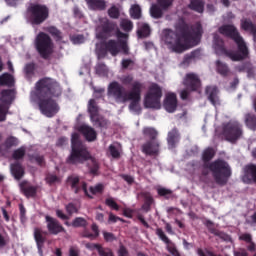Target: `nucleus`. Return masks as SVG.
<instances>
[{
	"label": "nucleus",
	"mask_w": 256,
	"mask_h": 256,
	"mask_svg": "<svg viewBox=\"0 0 256 256\" xmlns=\"http://www.w3.org/2000/svg\"><path fill=\"white\" fill-rule=\"evenodd\" d=\"M119 256H129V253H127V249L125 247L121 246L118 250Z\"/></svg>",
	"instance_id": "62"
},
{
	"label": "nucleus",
	"mask_w": 256,
	"mask_h": 256,
	"mask_svg": "<svg viewBox=\"0 0 256 256\" xmlns=\"http://www.w3.org/2000/svg\"><path fill=\"white\" fill-rule=\"evenodd\" d=\"M106 205L111 209H114V211H119V205H117V202H115V199L113 198H107Z\"/></svg>",
	"instance_id": "42"
},
{
	"label": "nucleus",
	"mask_w": 256,
	"mask_h": 256,
	"mask_svg": "<svg viewBox=\"0 0 256 256\" xmlns=\"http://www.w3.org/2000/svg\"><path fill=\"white\" fill-rule=\"evenodd\" d=\"M72 152L68 157V163L72 165H77L79 163H83V161H88V165L90 167V173L95 175L99 169V163L95 157L89 155L87 148L81 143L79 140V134H72Z\"/></svg>",
	"instance_id": "6"
},
{
	"label": "nucleus",
	"mask_w": 256,
	"mask_h": 256,
	"mask_svg": "<svg viewBox=\"0 0 256 256\" xmlns=\"http://www.w3.org/2000/svg\"><path fill=\"white\" fill-rule=\"evenodd\" d=\"M86 249H91L92 251L96 249L100 256H113V252H111L108 248H103L99 244L87 243Z\"/></svg>",
	"instance_id": "24"
},
{
	"label": "nucleus",
	"mask_w": 256,
	"mask_h": 256,
	"mask_svg": "<svg viewBox=\"0 0 256 256\" xmlns=\"http://www.w3.org/2000/svg\"><path fill=\"white\" fill-rule=\"evenodd\" d=\"M19 145V140L15 137H9L5 141V143L0 147V152L5 153L7 149H11V147H15Z\"/></svg>",
	"instance_id": "28"
},
{
	"label": "nucleus",
	"mask_w": 256,
	"mask_h": 256,
	"mask_svg": "<svg viewBox=\"0 0 256 256\" xmlns=\"http://www.w3.org/2000/svg\"><path fill=\"white\" fill-rule=\"evenodd\" d=\"M103 235H104L105 241H108V242L115 241V236L113 235V233L104 232Z\"/></svg>",
	"instance_id": "52"
},
{
	"label": "nucleus",
	"mask_w": 256,
	"mask_h": 256,
	"mask_svg": "<svg viewBox=\"0 0 256 256\" xmlns=\"http://www.w3.org/2000/svg\"><path fill=\"white\" fill-rule=\"evenodd\" d=\"M66 211H67V213H69V215H73V213H77V211H79V209H77L75 207V205H73V204H68L66 206Z\"/></svg>",
	"instance_id": "51"
},
{
	"label": "nucleus",
	"mask_w": 256,
	"mask_h": 256,
	"mask_svg": "<svg viewBox=\"0 0 256 256\" xmlns=\"http://www.w3.org/2000/svg\"><path fill=\"white\" fill-rule=\"evenodd\" d=\"M15 99V90H3L0 96V121H5L9 106Z\"/></svg>",
	"instance_id": "14"
},
{
	"label": "nucleus",
	"mask_w": 256,
	"mask_h": 256,
	"mask_svg": "<svg viewBox=\"0 0 256 256\" xmlns=\"http://www.w3.org/2000/svg\"><path fill=\"white\" fill-rule=\"evenodd\" d=\"M157 191H158V194H160L161 196H165V195H170L171 194V191L167 190L165 188H158Z\"/></svg>",
	"instance_id": "61"
},
{
	"label": "nucleus",
	"mask_w": 256,
	"mask_h": 256,
	"mask_svg": "<svg viewBox=\"0 0 256 256\" xmlns=\"http://www.w3.org/2000/svg\"><path fill=\"white\" fill-rule=\"evenodd\" d=\"M241 27L242 29H244V31H249L250 33H252L254 41H256V28L251 21L247 19L242 20Z\"/></svg>",
	"instance_id": "29"
},
{
	"label": "nucleus",
	"mask_w": 256,
	"mask_h": 256,
	"mask_svg": "<svg viewBox=\"0 0 256 256\" xmlns=\"http://www.w3.org/2000/svg\"><path fill=\"white\" fill-rule=\"evenodd\" d=\"M15 99V90H3L0 96V121H5L9 106Z\"/></svg>",
	"instance_id": "13"
},
{
	"label": "nucleus",
	"mask_w": 256,
	"mask_h": 256,
	"mask_svg": "<svg viewBox=\"0 0 256 256\" xmlns=\"http://www.w3.org/2000/svg\"><path fill=\"white\" fill-rule=\"evenodd\" d=\"M137 35H138L139 39L149 37V35H151V28H149V25H147L145 23H139Z\"/></svg>",
	"instance_id": "27"
},
{
	"label": "nucleus",
	"mask_w": 256,
	"mask_h": 256,
	"mask_svg": "<svg viewBox=\"0 0 256 256\" xmlns=\"http://www.w3.org/2000/svg\"><path fill=\"white\" fill-rule=\"evenodd\" d=\"M164 109L168 113H174V111L177 109V96L175 93H168L166 95L164 100Z\"/></svg>",
	"instance_id": "21"
},
{
	"label": "nucleus",
	"mask_w": 256,
	"mask_h": 256,
	"mask_svg": "<svg viewBox=\"0 0 256 256\" xmlns=\"http://www.w3.org/2000/svg\"><path fill=\"white\" fill-rule=\"evenodd\" d=\"M210 170L212 171L215 180L220 185L227 183V180L231 177V168L229 164L223 160H218L210 165Z\"/></svg>",
	"instance_id": "9"
},
{
	"label": "nucleus",
	"mask_w": 256,
	"mask_h": 256,
	"mask_svg": "<svg viewBox=\"0 0 256 256\" xmlns=\"http://www.w3.org/2000/svg\"><path fill=\"white\" fill-rule=\"evenodd\" d=\"M46 181L48 183H57V181H59V178H57V176L51 174V175L47 176Z\"/></svg>",
	"instance_id": "57"
},
{
	"label": "nucleus",
	"mask_w": 256,
	"mask_h": 256,
	"mask_svg": "<svg viewBox=\"0 0 256 256\" xmlns=\"http://www.w3.org/2000/svg\"><path fill=\"white\" fill-rule=\"evenodd\" d=\"M13 83H15L13 76L7 73L0 76V85H13Z\"/></svg>",
	"instance_id": "34"
},
{
	"label": "nucleus",
	"mask_w": 256,
	"mask_h": 256,
	"mask_svg": "<svg viewBox=\"0 0 256 256\" xmlns=\"http://www.w3.org/2000/svg\"><path fill=\"white\" fill-rule=\"evenodd\" d=\"M131 65H133V61H131V60H123L122 61V67L124 69H127V67H131Z\"/></svg>",
	"instance_id": "63"
},
{
	"label": "nucleus",
	"mask_w": 256,
	"mask_h": 256,
	"mask_svg": "<svg viewBox=\"0 0 256 256\" xmlns=\"http://www.w3.org/2000/svg\"><path fill=\"white\" fill-rule=\"evenodd\" d=\"M46 222L47 229L52 235H58V233L65 231V229H63V226H61V224H59V222L51 216H46Z\"/></svg>",
	"instance_id": "20"
},
{
	"label": "nucleus",
	"mask_w": 256,
	"mask_h": 256,
	"mask_svg": "<svg viewBox=\"0 0 256 256\" xmlns=\"http://www.w3.org/2000/svg\"><path fill=\"white\" fill-rule=\"evenodd\" d=\"M65 225H67V227H85L87 225V220H85V218L77 217L72 223L66 222Z\"/></svg>",
	"instance_id": "33"
},
{
	"label": "nucleus",
	"mask_w": 256,
	"mask_h": 256,
	"mask_svg": "<svg viewBox=\"0 0 256 256\" xmlns=\"http://www.w3.org/2000/svg\"><path fill=\"white\" fill-rule=\"evenodd\" d=\"M10 171L15 179H21V177H23L24 170L23 167L19 165V163L12 164L10 166Z\"/></svg>",
	"instance_id": "30"
},
{
	"label": "nucleus",
	"mask_w": 256,
	"mask_h": 256,
	"mask_svg": "<svg viewBox=\"0 0 256 256\" xmlns=\"http://www.w3.org/2000/svg\"><path fill=\"white\" fill-rule=\"evenodd\" d=\"M88 111L90 113V119L96 127H105V125H107V121L103 120V118H99V109L97 108L95 100L89 101Z\"/></svg>",
	"instance_id": "17"
},
{
	"label": "nucleus",
	"mask_w": 256,
	"mask_h": 256,
	"mask_svg": "<svg viewBox=\"0 0 256 256\" xmlns=\"http://www.w3.org/2000/svg\"><path fill=\"white\" fill-rule=\"evenodd\" d=\"M59 95L61 86L51 78H44L36 83L35 90L31 93V103H37L45 117H53L59 113V105L51 98Z\"/></svg>",
	"instance_id": "2"
},
{
	"label": "nucleus",
	"mask_w": 256,
	"mask_h": 256,
	"mask_svg": "<svg viewBox=\"0 0 256 256\" xmlns=\"http://www.w3.org/2000/svg\"><path fill=\"white\" fill-rule=\"evenodd\" d=\"M56 215L57 217H59V219H62L63 221H67V219H69V217H67V215H65V213H63V211L61 210H56Z\"/></svg>",
	"instance_id": "59"
},
{
	"label": "nucleus",
	"mask_w": 256,
	"mask_h": 256,
	"mask_svg": "<svg viewBox=\"0 0 256 256\" xmlns=\"http://www.w3.org/2000/svg\"><path fill=\"white\" fill-rule=\"evenodd\" d=\"M109 153L111 157L117 159L121 155V144L113 143L109 146Z\"/></svg>",
	"instance_id": "31"
},
{
	"label": "nucleus",
	"mask_w": 256,
	"mask_h": 256,
	"mask_svg": "<svg viewBox=\"0 0 256 256\" xmlns=\"http://www.w3.org/2000/svg\"><path fill=\"white\" fill-rule=\"evenodd\" d=\"M214 156H215V150H213V148H208L203 153V159L205 161H210V159H213Z\"/></svg>",
	"instance_id": "41"
},
{
	"label": "nucleus",
	"mask_w": 256,
	"mask_h": 256,
	"mask_svg": "<svg viewBox=\"0 0 256 256\" xmlns=\"http://www.w3.org/2000/svg\"><path fill=\"white\" fill-rule=\"evenodd\" d=\"M202 33L201 24H196V27L190 32L185 21L181 19L175 26V32L169 29L163 31L162 41L170 51L183 53V51H187L190 47H195V45L199 44Z\"/></svg>",
	"instance_id": "1"
},
{
	"label": "nucleus",
	"mask_w": 256,
	"mask_h": 256,
	"mask_svg": "<svg viewBox=\"0 0 256 256\" xmlns=\"http://www.w3.org/2000/svg\"><path fill=\"white\" fill-rule=\"evenodd\" d=\"M91 11H103L107 8L105 0H85Z\"/></svg>",
	"instance_id": "22"
},
{
	"label": "nucleus",
	"mask_w": 256,
	"mask_h": 256,
	"mask_svg": "<svg viewBox=\"0 0 256 256\" xmlns=\"http://www.w3.org/2000/svg\"><path fill=\"white\" fill-rule=\"evenodd\" d=\"M34 239L36 241L40 255H43V251L41 249H43V243H45V237L43 236V232L41 231V229L36 228L34 230Z\"/></svg>",
	"instance_id": "26"
},
{
	"label": "nucleus",
	"mask_w": 256,
	"mask_h": 256,
	"mask_svg": "<svg viewBox=\"0 0 256 256\" xmlns=\"http://www.w3.org/2000/svg\"><path fill=\"white\" fill-rule=\"evenodd\" d=\"M161 97H163L161 87L157 84H151L144 99V106L147 109H161Z\"/></svg>",
	"instance_id": "10"
},
{
	"label": "nucleus",
	"mask_w": 256,
	"mask_h": 256,
	"mask_svg": "<svg viewBox=\"0 0 256 256\" xmlns=\"http://www.w3.org/2000/svg\"><path fill=\"white\" fill-rule=\"evenodd\" d=\"M132 81H133V76H124V77H122V83L124 84V85H129V84H131L132 83Z\"/></svg>",
	"instance_id": "56"
},
{
	"label": "nucleus",
	"mask_w": 256,
	"mask_h": 256,
	"mask_svg": "<svg viewBox=\"0 0 256 256\" xmlns=\"http://www.w3.org/2000/svg\"><path fill=\"white\" fill-rule=\"evenodd\" d=\"M71 41L74 45H81V43H85V37L83 35H76L71 38Z\"/></svg>",
	"instance_id": "44"
},
{
	"label": "nucleus",
	"mask_w": 256,
	"mask_h": 256,
	"mask_svg": "<svg viewBox=\"0 0 256 256\" xmlns=\"http://www.w3.org/2000/svg\"><path fill=\"white\" fill-rule=\"evenodd\" d=\"M68 185H70L74 191V193H84L87 197L92 198L91 195H97L101 193L105 189V185L103 184H96L93 187H90L87 190V183L80 182L79 177L71 176L68 178Z\"/></svg>",
	"instance_id": "8"
},
{
	"label": "nucleus",
	"mask_w": 256,
	"mask_h": 256,
	"mask_svg": "<svg viewBox=\"0 0 256 256\" xmlns=\"http://www.w3.org/2000/svg\"><path fill=\"white\" fill-rule=\"evenodd\" d=\"M75 129L82 133V135L85 137L88 141H95L97 139V132L95 129H93L91 126L87 124L77 125L75 126Z\"/></svg>",
	"instance_id": "19"
},
{
	"label": "nucleus",
	"mask_w": 256,
	"mask_h": 256,
	"mask_svg": "<svg viewBox=\"0 0 256 256\" xmlns=\"http://www.w3.org/2000/svg\"><path fill=\"white\" fill-rule=\"evenodd\" d=\"M234 256H247V251L240 250L238 252H234Z\"/></svg>",
	"instance_id": "64"
},
{
	"label": "nucleus",
	"mask_w": 256,
	"mask_h": 256,
	"mask_svg": "<svg viewBox=\"0 0 256 256\" xmlns=\"http://www.w3.org/2000/svg\"><path fill=\"white\" fill-rule=\"evenodd\" d=\"M120 26L124 31H131L133 29V22L128 19H124L121 21Z\"/></svg>",
	"instance_id": "39"
},
{
	"label": "nucleus",
	"mask_w": 256,
	"mask_h": 256,
	"mask_svg": "<svg viewBox=\"0 0 256 256\" xmlns=\"http://www.w3.org/2000/svg\"><path fill=\"white\" fill-rule=\"evenodd\" d=\"M216 67H217V71H218V73H220V75H225L229 71V69L227 68V65L221 63L220 61L216 62Z\"/></svg>",
	"instance_id": "40"
},
{
	"label": "nucleus",
	"mask_w": 256,
	"mask_h": 256,
	"mask_svg": "<svg viewBox=\"0 0 256 256\" xmlns=\"http://www.w3.org/2000/svg\"><path fill=\"white\" fill-rule=\"evenodd\" d=\"M49 18V8L47 6L37 3H32L27 8L26 19L32 25H41Z\"/></svg>",
	"instance_id": "7"
},
{
	"label": "nucleus",
	"mask_w": 256,
	"mask_h": 256,
	"mask_svg": "<svg viewBox=\"0 0 256 256\" xmlns=\"http://www.w3.org/2000/svg\"><path fill=\"white\" fill-rule=\"evenodd\" d=\"M34 45L39 55L44 57V59L53 53V42H51L49 35L43 32L36 36Z\"/></svg>",
	"instance_id": "11"
},
{
	"label": "nucleus",
	"mask_w": 256,
	"mask_h": 256,
	"mask_svg": "<svg viewBox=\"0 0 256 256\" xmlns=\"http://www.w3.org/2000/svg\"><path fill=\"white\" fill-rule=\"evenodd\" d=\"M219 33H221V35H225L226 37H230L231 39H233L235 43L238 45V51L226 52L223 46V40H221V38L217 36H214L213 49L215 50V53L217 55H227V57H229V59H231L232 61H241V59H245L246 57H248L249 49H247V44H245V41L239 35V32H237V29H235L234 26H222L219 28Z\"/></svg>",
	"instance_id": "4"
},
{
	"label": "nucleus",
	"mask_w": 256,
	"mask_h": 256,
	"mask_svg": "<svg viewBox=\"0 0 256 256\" xmlns=\"http://www.w3.org/2000/svg\"><path fill=\"white\" fill-rule=\"evenodd\" d=\"M168 147L169 149H175L177 147V143H179V132L176 129H173L168 133Z\"/></svg>",
	"instance_id": "25"
},
{
	"label": "nucleus",
	"mask_w": 256,
	"mask_h": 256,
	"mask_svg": "<svg viewBox=\"0 0 256 256\" xmlns=\"http://www.w3.org/2000/svg\"><path fill=\"white\" fill-rule=\"evenodd\" d=\"M121 11V8L119 6H112L109 10H108V15L109 17H111L112 19H118L119 18V13Z\"/></svg>",
	"instance_id": "38"
},
{
	"label": "nucleus",
	"mask_w": 256,
	"mask_h": 256,
	"mask_svg": "<svg viewBox=\"0 0 256 256\" xmlns=\"http://www.w3.org/2000/svg\"><path fill=\"white\" fill-rule=\"evenodd\" d=\"M130 15L133 19H141V7L137 4L130 8Z\"/></svg>",
	"instance_id": "36"
},
{
	"label": "nucleus",
	"mask_w": 256,
	"mask_h": 256,
	"mask_svg": "<svg viewBox=\"0 0 256 256\" xmlns=\"http://www.w3.org/2000/svg\"><path fill=\"white\" fill-rule=\"evenodd\" d=\"M109 27H111V24H109L106 18H103L100 20V25L96 28V39L100 41V43L96 44V54L98 55V59H103V57L107 55V52L113 56L117 55L120 50L124 53H129V47L127 46L129 35L121 31L116 33L118 42L110 40L108 43H105L104 40L107 39L111 33Z\"/></svg>",
	"instance_id": "3"
},
{
	"label": "nucleus",
	"mask_w": 256,
	"mask_h": 256,
	"mask_svg": "<svg viewBox=\"0 0 256 256\" xmlns=\"http://www.w3.org/2000/svg\"><path fill=\"white\" fill-rule=\"evenodd\" d=\"M24 155H25V148H19L14 152L13 158L21 159Z\"/></svg>",
	"instance_id": "48"
},
{
	"label": "nucleus",
	"mask_w": 256,
	"mask_h": 256,
	"mask_svg": "<svg viewBox=\"0 0 256 256\" xmlns=\"http://www.w3.org/2000/svg\"><path fill=\"white\" fill-rule=\"evenodd\" d=\"M245 123L248 129L255 130L256 127V119L254 115L247 114L245 117Z\"/></svg>",
	"instance_id": "35"
},
{
	"label": "nucleus",
	"mask_w": 256,
	"mask_h": 256,
	"mask_svg": "<svg viewBox=\"0 0 256 256\" xmlns=\"http://www.w3.org/2000/svg\"><path fill=\"white\" fill-rule=\"evenodd\" d=\"M92 231L94 232V235L86 234L85 237H88L89 239L99 237V227H97L95 224L92 225Z\"/></svg>",
	"instance_id": "49"
},
{
	"label": "nucleus",
	"mask_w": 256,
	"mask_h": 256,
	"mask_svg": "<svg viewBox=\"0 0 256 256\" xmlns=\"http://www.w3.org/2000/svg\"><path fill=\"white\" fill-rule=\"evenodd\" d=\"M240 241H245L246 243H251V236L250 234H241L239 236Z\"/></svg>",
	"instance_id": "54"
},
{
	"label": "nucleus",
	"mask_w": 256,
	"mask_h": 256,
	"mask_svg": "<svg viewBox=\"0 0 256 256\" xmlns=\"http://www.w3.org/2000/svg\"><path fill=\"white\" fill-rule=\"evenodd\" d=\"M156 233H157L158 237L161 239V241L166 243V245H169V243H171V241L169 240V238H167V236L165 235V232H163V230L157 229Z\"/></svg>",
	"instance_id": "43"
},
{
	"label": "nucleus",
	"mask_w": 256,
	"mask_h": 256,
	"mask_svg": "<svg viewBox=\"0 0 256 256\" xmlns=\"http://www.w3.org/2000/svg\"><path fill=\"white\" fill-rule=\"evenodd\" d=\"M183 83L187 90H182L180 92L181 99H187L189 91H197V89H199L201 86L199 77H197L195 74H187Z\"/></svg>",
	"instance_id": "15"
},
{
	"label": "nucleus",
	"mask_w": 256,
	"mask_h": 256,
	"mask_svg": "<svg viewBox=\"0 0 256 256\" xmlns=\"http://www.w3.org/2000/svg\"><path fill=\"white\" fill-rule=\"evenodd\" d=\"M117 221H122V220H121V218H119L113 214L109 215L108 223H117Z\"/></svg>",
	"instance_id": "60"
},
{
	"label": "nucleus",
	"mask_w": 256,
	"mask_h": 256,
	"mask_svg": "<svg viewBox=\"0 0 256 256\" xmlns=\"http://www.w3.org/2000/svg\"><path fill=\"white\" fill-rule=\"evenodd\" d=\"M189 7L193 11H197V13H203L204 3L202 0H190Z\"/></svg>",
	"instance_id": "32"
},
{
	"label": "nucleus",
	"mask_w": 256,
	"mask_h": 256,
	"mask_svg": "<svg viewBox=\"0 0 256 256\" xmlns=\"http://www.w3.org/2000/svg\"><path fill=\"white\" fill-rule=\"evenodd\" d=\"M96 73L98 75H106L107 74V66H105V64H98L96 66Z\"/></svg>",
	"instance_id": "46"
},
{
	"label": "nucleus",
	"mask_w": 256,
	"mask_h": 256,
	"mask_svg": "<svg viewBox=\"0 0 256 256\" xmlns=\"http://www.w3.org/2000/svg\"><path fill=\"white\" fill-rule=\"evenodd\" d=\"M206 93L212 105L217 107V105H219V96H218L219 91L217 90V87L215 86L207 87Z\"/></svg>",
	"instance_id": "23"
},
{
	"label": "nucleus",
	"mask_w": 256,
	"mask_h": 256,
	"mask_svg": "<svg viewBox=\"0 0 256 256\" xmlns=\"http://www.w3.org/2000/svg\"><path fill=\"white\" fill-rule=\"evenodd\" d=\"M243 183H256V165L248 164L244 167V174L242 176Z\"/></svg>",
	"instance_id": "18"
},
{
	"label": "nucleus",
	"mask_w": 256,
	"mask_h": 256,
	"mask_svg": "<svg viewBox=\"0 0 256 256\" xmlns=\"http://www.w3.org/2000/svg\"><path fill=\"white\" fill-rule=\"evenodd\" d=\"M30 159L33 163H37L38 165H43V157L41 156H32Z\"/></svg>",
	"instance_id": "53"
},
{
	"label": "nucleus",
	"mask_w": 256,
	"mask_h": 256,
	"mask_svg": "<svg viewBox=\"0 0 256 256\" xmlns=\"http://www.w3.org/2000/svg\"><path fill=\"white\" fill-rule=\"evenodd\" d=\"M171 3H173V0H158V5H160L162 9H167Z\"/></svg>",
	"instance_id": "50"
},
{
	"label": "nucleus",
	"mask_w": 256,
	"mask_h": 256,
	"mask_svg": "<svg viewBox=\"0 0 256 256\" xmlns=\"http://www.w3.org/2000/svg\"><path fill=\"white\" fill-rule=\"evenodd\" d=\"M144 135L150 137L152 141L143 145V152L146 153V155H157V153H159V141L155 140V137H157V130L154 128H145Z\"/></svg>",
	"instance_id": "12"
},
{
	"label": "nucleus",
	"mask_w": 256,
	"mask_h": 256,
	"mask_svg": "<svg viewBox=\"0 0 256 256\" xmlns=\"http://www.w3.org/2000/svg\"><path fill=\"white\" fill-rule=\"evenodd\" d=\"M25 195L26 197H33V195H35V187H28L25 190Z\"/></svg>",
	"instance_id": "55"
},
{
	"label": "nucleus",
	"mask_w": 256,
	"mask_h": 256,
	"mask_svg": "<svg viewBox=\"0 0 256 256\" xmlns=\"http://www.w3.org/2000/svg\"><path fill=\"white\" fill-rule=\"evenodd\" d=\"M150 15L154 17V19H159V17L163 15V11L157 5H152L150 8Z\"/></svg>",
	"instance_id": "37"
},
{
	"label": "nucleus",
	"mask_w": 256,
	"mask_h": 256,
	"mask_svg": "<svg viewBox=\"0 0 256 256\" xmlns=\"http://www.w3.org/2000/svg\"><path fill=\"white\" fill-rule=\"evenodd\" d=\"M167 250L169 251V253H171V255L179 256V251H177L175 247L168 245Z\"/></svg>",
	"instance_id": "58"
},
{
	"label": "nucleus",
	"mask_w": 256,
	"mask_h": 256,
	"mask_svg": "<svg viewBox=\"0 0 256 256\" xmlns=\"http://www.w3.org/2000/svg\"><path fill=\"white\" fill-rule=\"evenodd\" d=\"M48 32L50 35H52L53 37H56V39H61V32H59V30H57V28L55 27H49L48 28Z\"/></svg>",
	"instance_id": "47"
},
{
	"label": "nucleus",
	"mask_w": 256,
	"mask_h": 256,
	"mask_svg": "<svg viewBox=\"0 0 256 256\" xmlns=\"http://www.w3.org/2000/svg\"><path fill=\"white\" fill-rule=\"evenodd\" d=\"M33 71H35L34 64H27L24 68V73H25L26 77H31V75H33Z\"/></svg>",
	"instance_id": "45"
},
{
	"label": "nucleus",
	"mask_w": 256,
	"mask_h": 256,
	"mask_svg": "<svg viewBox=\"0 0 256 256\" xmlns=\"http://www.w3.org/2000/svg\"><path fill=\"white\" fill-rule=\"evenodd\" d=\"M223 133L227 141H230V143H234V141H237V138L241 137L242 135L241 126L237 122L228 123L224 127Z\"/></svg>",
	"instance_id": "16"
},
{
	"label": "nucleus",
	"mask_w": 256,
	"mask_h": 256,
	"mask_svg": "<svg viewBox=\"0 0 256 256\" xmlns=\"http://www.w3.org/2000/svg\"><path fill=\"white\" fill-rule=\"evenodd\" d=\"M143 84L140 82H133L129 92L123 91V87L117 82H112L108 87L109 97H113L116 103H127L130 101L129 109L132 113H141V90Z\"/></svg>",
	"instance_id": "5"
}]
</instances>
